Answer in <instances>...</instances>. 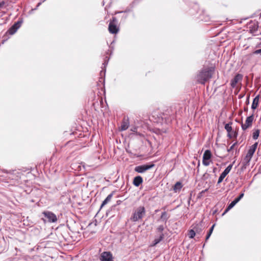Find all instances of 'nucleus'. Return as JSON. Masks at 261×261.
<instances>
[{
	"instance_id": "1",
	"label": "nucleus",
	"mask_w": 261,
	"mask_h": 261,
	"mask_svg": "<svg viewBox=\"0 0 261 261\" xmlns=\"http://www.w3.org/2000/svg\"><path fill=\"white\" fill-rule=\"evenodd\" d=\"M214 71V68L213 67L207 68L201 70L196 76L197 81L199 83L204 85L206 81L212 77Z\"/></svg>"
},
{
	"instance_id": "2",
	"label": "nucleus",
	"mask_w": 261,
	"mask_h": 261,
	"mask_svg": "<svg viewBox=\"0 0 261 261\" xmlns=\"http://www.w3.org/2000/svg\"><path fill=\"white\" fill-rule=\"evenodd\" d=\"M146 211L144 206H140L134 210L130 218L133 222H136L142 219L145 215Z\"/></svg>"
},
{
	"instance_id": "3",
	"label": "nucleus",
	"mask_w": 261,
	"mask_h": 261,
	"mask_svg": "<svg viewBox=\"0 0 261 261\" xmlns=\"http://www.w3.org/2000/svg\"><path fill=\"white\" fill-rule=\"evenodd\" d=\"M258 145V143L256 142L251 145L248 150V152L244 159V163L245 165H248L251 159L252 158Z\"/></svg>"
},
{
	"instance_id": "4",
	"label": "nucleus",
	"mask_w": 261,
	"mask_h": 261,
	"mask_svg": "<svg viewBox=\"0 0 261 261\" xmlns=\"http://www.w3.org/2000/svg\"><path fill=\"white\" fill-rule=\"evenodd\" d=\"M117 18L115 17H112L110 21L108 27V30L111 34H116L118 33L119 28L117 25Z\"/></svg>"
},
{
	"instance_id": "5",
	"label": "nucleus",
	"mask_w": 261,
	"mask_h": 261,
	"mask_svg": "<svg viewBox=\"0 0 261 261\" xmlns=\"http://www.w3.org/2000/svg\"><path fill=\"white\" fill-rule=\"evenodd\" d=\"M212 154L210 150H206L203 155L202 164L205 166L210 165V163L212 162L211 158Z\"/></svg>"
},
{
	"instance_id": "6",
	"label": "nucleus",
	"mask_w": 261,
	"mask_h": 261,
	"mask_svg": "<svg viewBox=\"0 0 261 261\" xmlns=\"http://www.w3.org/2000/svg\"><path fill=\"white\" fill-rule=\"evenodd\" d=\"M254 120V116L252 115L248 117H247L245 122L244 123L242 122L241 123V127L243 130H245L248 128L250 127L252 125Z\"/></svg>"
},
{
	"instance_id": "7",
	"label": "nucleus",
	"mask_w": 261,
	"mask_h": 261,
	"mask_svg": "<svg viewBox=\"0 0 261 261\" xmlns=\"http://www.w3.org/2000/svg\"><path fill=\"white\" fill-rule=\"evenodd\" d=\"M154 165L153 164H151L150 165H143L140 166H136L135 168V171L138 173H143L146 171L151 169L153 167Z\"/></svg>"
},
{
	"instance_id": "8",
	"label": "nucleus",
	"mask_w": 261,
	"mask_h": 261,
	"mask_svg": "<svg viewBox=\"0 0 261 261\" xmlns=\"http://www.w3.org/2000/svg\"><path fill=\"white\" fill-rule=\"evenodd\" d=\"M44 217L47 219L49 222H55L57 221V216L51 212L45 211L42 213Z\"/></svg>"
},
{
	"instance_id": "9",
	"label": "nucleus",
	"mask_w": 261,
	"mask_h": 261,
	"mask_svg": "<svg viewBox=\"0 0 261 261\" xmlns=\"http://www.w3.org/2000/svg\"><path fill=\"white\" fill-rule=\"evenodd\" d=\"M99 259L101 261H114L112 254L108 251L101 253Z\"/></svg>"
},
{
	"instance_id": "10",
	"label": "nucleus",
	"mask_w": 261,
	"mask_h": 261,
	"mask_svg": "<svg viewBox=\"0 0 261 261\" xmlns=\"http://www.w3.org/2000/svg\"><path fill=\"white\" fill-rule=\"evenodd\" d=\"M243 75L241 74H237L231 81V86L234 88L237 84L242 80Z\"/></svg>"
},
{
	"instance_id": "11",
	"label": "nucleus",
	"mask_w": 261,
	"mask_h": 261,
	"mask_svg": "<svg viewBox=\"0 0 261 261\" xmlns=\"http://www.w3.org/2000/svg\"><path fill=\"white\" fill-rule=\"evenodd\" d=\"M129 122L128 118H124L122 121L119 130L121 131L125 130L129 126Z\"/></svg>"
},
{
	"instance_id": "12",
	"label": "nucleus",
	"mask_w": 261,
	"mask_h": 261,
	"mask_svg": "<svg viewBox=\"0 0 261 261\" xmlns=\"http://www.w3.org/2000/svg\"><path fill=\"white\" fill-rule=\"evenodd\" d=\"M20 24L19 22L15 23L7 31V33L10 35H13L19 28Z\"/></svg>"
},
{
	"instance_id": "13",
	"label": "nucleus",
	"mask_w": 261,
	"mask_h": 261,
	"mask_svg": "<svg viewBox=\"0 0 261 261\" xmlns=\"http://www.w3.org/2000/svg\"><path fill=\"white\" fill-rule=\"evenodd\" d=\"M260 98V96L258 95L253 99L251 106L252 109L255 110L257 108Z\"/></svg>"
},
{
	"instance_id": "14",
	"label": "nucleus",
	"mask_w": 261,
	"mask_h": 261,
	"mask_svg": "<svg viewBox=\"0 0 261 261\" xmlns=\"http://www.w3.org/2000/svg\"><path fill=\"white\" fill-rule=\"evenodd\" d=\"M133 182L134 185L138 187L143 182V178L141 176H137L134 178Z\"/></svg>"
},
{
	"instance_id": "15",
	"label": "nucleus",
	"mask_w": 261,
	"mask_h": 261,
	"mask_svg": "<svg viewBox=\"0 0 261 261\" xmlns=\"http://www.w3.org/2000/svg\"><path fill=\"white\" fill-rule=\"evenodd\" d=\"M238 202L236 199H234L233 201H232L227 206V207L226 208L224 213L222 214V216L224 215L226 213H227L231 208H232Z\"/></svg>"
},
{
	"instance_id": "16",
	"label": "nucleus",
	"mask_w": 261,
	"mask_h": 261,
	"mask_svg": "<svg viewBox=\"0 0 261 261\" xmlns=\"http://www.w3.org/2000/svg\"><path fill=\"white\" fill-rule=\"evenodd\" d=\"M232 167V164H230L227 167L224 171L221 173V174L225 177V176L229 173Z\"/></svg>"
},
{
	"instance_id": "17",
	"label": "nucleus",
	"mask_w": 261,
	"mask_h": 261,
	"mask_svg": "<svg viewBox=\"0 0 261 261\" xmlns=\"http://www.w3.org/2000/svg\"><path fill=\"white\" fill-rule=\"evenodd\" d=\"M182 187V186L181 183L178 181L174 185L173 187V190L175 192H177L181 189Z\"/></svg>"
},
{
	"instance_id": "18",
	"label": "nucleus",
	"mask_w": 261,
	"mask_h": 261,
	"mask_svg": "<svg viewBox=\"0 0 261 261\" xmlns=\"http://www.w3.org/2000/svg\"><path fill=\"white\" fill-rule=\"evenodd\" d=\"M113 197V193L109 194L107 198L105 199V200L102 202L101 207L107 204L109 202H110Z\"/></svg>"
},
{
	"instance_id": "19",
	"label": "nucleus",
	"mask_w": 261,
	"mask_h": 261,
	"mask_svg": "<svg viewBox=\"0 0 261 261\" xmlns=\"http://www.w3.org/2000/svg\"><path fill=\"white\" fill-rule=\"evenodd\" d=\"M232 124V122H230L228 123H227L225 125V129L226 130L227 134H229V133H231L232 130V128L231 127V125Z\"/></svg>"
},
{
	"instance_id": "20",
	"label": "nucleus",
	"mask_w": 261,
	"mask_h": 261,
	"mask_svg": "<svg viewBox=\"0 0 261 261\" xmlns=\"http://www.w3.org/2000/svg\"><path fill=\"white\" fill-rule=\"evenodd\" d=\"M260 130L258 129H254L252 133V138L254 140H256L259 137Z\"/></svg>"
},
{
	"instance_id": "21",
	"label": "nucleus",
	"mask_w": 261,
	"mask_h": 261,
	"mask_svg": "<svg viewBox=\"0 0 261 261\" xmlns=\"http://www.w3.org/2000/svg\"><path fill=\"white\" fill-rule=\"evenodd\" d=\"M238 133L236 131L232 130L231 133L227 134V137L229 139H231L233 138H236L237 137Z\"/></svg>"
},
{
	"instance_id": "22",
	"label": "nucleus",
	"mask_w": 261,
	"mask_h": 261,
	"mask_svg": "<svg viewBox=\"0 0 261 261\" xmlns=\"http://www.w3.org/2000/svg\"><path fill=\"white\" fill-rule=\"evenodd\" d=\"M163 237L164 235L163 233H162L159 238L154 239V240L153 241V243L152 246H155L158 243H159L163 239Z\"/></svg>"
},
{
	"instance_id": "23",
	"label": "nucleus",
	"mask_w": 261,
	"mask_h": 261,
	"mask_svg": "<svg viewBox=\"0 0 261 261\" xmlns=\"http://www.w3.org/2000/svg\"><path fill=\"white\" fill-rule=\"evenodd\" d=\"M215 226V224H213L212 225V226L211 227L210 229L209 230V231L207 233V236L206 237V238H205V241H206L209 239V238L210 237L211 234L212 233Z\"/></svg>"
},
{
	"instance_id": "24",
	"label": "nucleus",
	"mask_w": 261,
	"mask_h": 261,
	"mask_svg": "<svg viewBox=\"0 0 261 261\" xmlns=\"http://www.w3.org/2000/svg\"><path fill=\"white\" fill-rule=\"evenodd\" d=\"M196 232L193 229H190L188 231V235L190 238L193 239L195 236Z\"/></svg>"
},
{
	"instance_id": "25",
	"label": "nucleus",
	"mask_w": 261,
	"mask_h": 261,
	"mask_svg": "<svg viewBox=\"0 0 261 261\" xmlns=\"http://www.w3.org/2000/svg\"><path fill=\"white\" fill-rule=\"evenodd\" d=\"M238 142H236L234 143H233L229 148L227 149L228 152H231L234 148V147L237 145Z\"/></svg>"
},
{
	"instance_id": "26",
	"label": "nucleus",
	"mask_w": 261,
	"mask_h": 261,
	"mask_svg": "<svg viewBox=\"0 0 261 261\" xmlns=\"http://www.w3.org/2000/svg\"><path fill=\"white\" fill-rule=\"evenodd\" d=\"M167 213L166 212H163L162 213L161 218L165 220H167V218H166Z\"/></svg>"
},
{
	"instance_id": "27",
	"label": "nucleus",
	"mask_w": 261,
	"mask_h": 261,
	"mask_svg": "<svg viewBox=\"0 0 261 261\" xmlns=\"http://www.w3.org/2000/svg\"><path fill=\"white\" fill-rule=\"evenodd\" d=\"M224 178H225V177H224V176H223V175L221 174V175H220V176H219V179H218V184H220V183H221V182L223 181V179H224Z\"/></svg>"
},
{
	"instance_id": "28",
	"label": "nucleus",
	"mask_w": 261,
	"mask_h": 261,
	"mask_svg": "<svg viewBox=\"0 0 261 261\" xmlns=\"http://www.w3.org/2000/svg\"><path fill=\"white\" fill-rule=\"evenodd\" d=\"M224 178H225V177H224V176H223V175L221 174V175H220V176H219V179H218V184H220V183H221V182L223 181V179H224Z\"/></svg>"
},
{
	"instance_id": "29",
	"label": "nucleus",
	"mask_w": 261,
	"mask_h": 261,
	"mask_svg": "<svg viewBox=\"0 0 261 261\" xmlns=\"http://www.w3.org/2000/svg\"><path fill=\"white\" fill-rule=\"evenodd\" d=\"M244 196V194L243 193H242L241 194L239 197H238L237 198H236L235 199L237 200V201L238 202L241 199V198H243V197Z\"/></svg>"
},
{
	"instance_id": "30",
	"label": "nucleus",
	"mask_w": 261,
	"mask_h": 261,
	"mask_svg": "<svg viewBox=\"0 0 261 261\" xmlns=\"http://www.w3.org/2000/svg\"><path fill=\"white\" fill-rule=\"evenodd\" d=\"M158 230L159 231L162 232L164 230V226L163 225H160L158 227Z\"/></svg>"
},
{
	"instance_id": "31",
	"label": "nucleus",
	"mask_w": 261,
	"mask_h": 261,
	"mask_svg": "<svg viewBox=\"0 0 261 261\" xmlns=\"http://www.w3.org/2000/svg\"><path fill=\"white\" fill-rule=\"evenodd\" d=\"M254 54H260L261 55V49H257L253 52Z\"/></svg>"
},
{
	"instance_id": "32",
	"label": "nucleus",
	"mask_w": 261,
	"mask_h": 261,
	"mask_svg": "<svg viewBox=\"0 0 261 261\" xmlns=\"http://www.w3.org/2000/svg\"><path fill=\"white\" fill-rule=\"evenodd\" d=\"M11 175L12 176V177L10 176L9 178H12V179H14L15 180H16L17 181H18L19 180V177L18 176H15V178H13V176H14V175H12V174H11Z\"/></svg>"
},
{
	"instance_id": "33",
	"label": "nucleus",
	"mask_w": 261,
	"mask_h": 261,
	"mask_svg": "<svg viewBox=\"0 0 261 261\" xmlns=\"http://www.w3.org/2000/svg\"><path fill=\"white\" fill-rule=\"evenodd\" d=\"M5 5V2L4 1L0 3V8L2 7Z\"/></svg>"
},
{
	"instance_id": "34",
	"label": "nucleus",
	"mask_w": 261,
	"mask_h": 261,
	"mask_svg": "<svg viewBox=\"0 0 261 261\" xmlns=\"http://www.w3.org/2000/svg\"><path fill=\"white\" fill-rule=\"evenodd\" d=\"M246 103H247V104H248L249 103V95L247 97V98L246 100Z\"/></svg>"
},
{
	"instance_id": "35",
	"label": "nucleus",
	"mask_w": 261,
	"mask_h": 261,
	"mask_svg": "<svg viewBox=\"0 0 261 261\" xmlns=\"http://www.w3.org/2000/svg\"><path fill=\"white\" fill-rule=\"evenodd\" d=\"M131 130L133 131V132H136V130H137V128L136 127H134L133 128H132Z\"/></svg>"
},
{
	"instance_id": "36",
	"label": "nucleus",
	"mask_w": 261,
	"mask_h": 261,
	"mask_svg": "<svg viewBox=\"0 0 261 261\" xmlns=\"http://www.w3.org/2000/svg\"><path fill=\"white\" fill-rule=\"evenodd\" d=\"M248 110V108H244V111H247Z\"/></svg>"
},
{
	"instance_id": "37",
	"label": "nucleus",
	"mask_w": 261,
	"mask_h": 261,
	"mask_svg": "<svg viewBox=\"0 0 261 261\" xmlns=\"http://www.w3.org/2000/svg\"><path fill=\"white\" fill-rule=\"evenodd\" d=\"M40 4H41L40 3H38L37 6H39Z\"/></svg>"
},
{
	"instance_id": "38",
	"label": "nucleus",
	"mask_w": 261,
	"mask_h": 261,
	"mask_svg": "<svg viewBox=\"0 0 261 261\" xmlns=\"http://www.w3.org/2000/svg\"><path fill=\"white\" fill-rule=\"evenodd\" d=\"M207 191V190H205L204 191H202V193H203L204 191Z\"/></svg>"
},
{
	"instance_id": "39",
	"label": "nucleus",
	"mask_w": 261,
	"mask_h": 261,
	"mask_svg": "<svg viewBox=\"0 0 261 261\" xmlns=\"http://www.w3.org/2000/svg\"><path fill=\"white\" fill-rule=\"evenodd\" d=\"M161 117L162 119L163 120V117H162V116H161Z\"/></svg>"
}]
</instances>
